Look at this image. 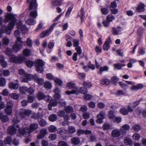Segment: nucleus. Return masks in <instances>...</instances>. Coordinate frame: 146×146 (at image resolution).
<instances>
[{"label": "nucleus", "instance_id": "nucleus-49", "mask_svg": "<svg viewBox=\"0 0 146 146\" xmlns=\"http://www.w3.org/2000/svg\"><path fill=\"white\" fill-rule=\"evenodd\" d=\"M45 95L42 92H39L37 96L39 100H42L44 98Z\"/></svg>", "mask_w": 146, "mask_h": 146}, {"label": "nucleus", "instance_id": "nucleus-2", "mask_svg": "<svg viewBox=\"0 0 146 146\" xmlns=\"http://www.w3.org/2000/svg\"><path fill=\"white\" fill-rule=\"evenodd\" d=\"M30 0H27L26 2L27 4L29 3V10L31 11L32 9H34V11H31L30 12L29 16L33 19H35L37 16V8L38 4L36 2V0H31L30 2Z\"/></svg>", "mask_w": 146, "mask_h": 146}, {"label": "nucleus", "instance_id": "nucleus-36", "mask_svg": "<svg viewBox=\"0 0 146 146\" xmlns=\"http://www.w3.org/2000/svg\"><path fill=\"white\" fill-rule=\"evenodd\" d=\"M44 87L47 89H50L52 87V85L50 82L46 81L44 83Z\"/></svg>", "mask_w": 146, "mask_h": 146}, {"label": "nucleus", "instance_id": "nucleus-42", "mask_svg": "<svg viewBox=\"0 0 146 146\" xmlns=\"http://www.w3.org/2000/svg\"><path fill=\"white\" fill-rule=\"evenodd\" d=\"M12 142L11 137V136L7 137L5 139V144L10 145Z\"/></svg>", "mask_w": 146, "mask_h": 146}, {"label": "nucleus", "instance_id": "nucleus-15", "mask_svg": "<svg viewBox=\"0 0 146 146\" xmlns=\"http://www.w3.org/2000/svg\"><path fill=\"white\" fill-rule=\"evenodd\" d=\"M111 41V40L110 37H109L107 39L103 45V48L104 50L107 51L108 50L110 47L109 43Z\"/></svg>", "mask_w": 146, "mask_h": 146}, {"label": "nucleus", "instance_id": "nucleus-7", "mask_svg": "<svg viewBox=\"0 0 146 146\" xmlns=\"http://www.w3.org/2000/svg\"><path fill=\"white\" fill-rule=\"evenodd\" d=\"M13 104L11 102H8L6 106L5 109V112L7 115H10L12 112Z\"/></svg>", "mask_w": 146, "mask_h": 146}, {"label": "nucleus", "instance_id": "nucleus-11", "mask_svg": "<svg viewBox=\"0 0 146 146\" xmlns=\"http://www.w3.org/2000/svg\"><path fill=\"white\" fill-rule=\"evenodd\" d=\"M49 103V104L48 105V107L49 110H51L52 107H55L57 106L58 102L56 101V100L52 99L51 98V99Z\"/></svg>", "mask_w": 146, "mask_h": 146}, {"label": "nucleus", "instance_id": "nucleus-13", "mask_svg": "<svg viewBox=\"0 0 146 146\" xmlns=\"http://www.w3.org/2000/svg\"><path fill=\"white\" fill-rule=\"evenodd\" d=\"M137 115L140 117L141 115L144 118H146V110L142 109L141 108L137 109L136 110Z\"/></svg>", "mask_w": 146, "mask_h": 146}, {"label": "nucleus", "instance_id": "nucleus-1", "mask_svg": "<svg viewBox=\"0 0 146 146\" xmlns=\"http://www.w3.org/2000/svg\"><path fill=\"white\" fill-rule=\"evenodd\" d=\"M8 27L6 25L5 30L6 31V34L7 35H10L11 33V30L13 29L17 21V19L15 18L14 14L7 12L5 16V19L3 20V22L5 23H7L9 22Z\"/></svg>", "mask_w": 146, "mask_h": 146}, {"label": "nucleus", "instance_id": "nucleus-47", "mask_svg": "<svg viewBox=\"0 0 146 146\" xmlns=\"http://www.w3.org/2000/svg\"><path fill=\"white\" fill-rule=\"evenodd\" d=\"M12 49H11L10 48H7L5 52L6 55L9 57L12 54Z\"/></svg>", "mask_w": 146, "mask_h": 146}, {"label": "nucleus", "instance_id": "nucleus-34", "mask_svg": "<svg viewBox=\"0 0 146 146\" xmlns=\"http://www.w3.org/2000/svg\"><path fill=\"white\" fill-rule=\"evenodd\" d=\"M82 84L84 86L88 88H90L92 86L91 82L89 81H84Z\"/></svg>", "mask_w": 146, "mask_h": 146}, {"label": "nucleus", "instance_id": "nucleus-58", "mask_svg": "<svg viewBox=\"0 0 146 146\" xmlns=\"http://www.w3.org/2000/svg\"><path fill=\"white\" fill-rule=\"evenodd\" d=\"M75 50L76 51L77 53L79 55H80L82 53V50L80 46L75 47Z\"/></svg>", "mask_w": 146, "mask_h": 146}, {"label": "nucleus", "instance_id": "nucleus-44", "mask_svg": "<svg viewBox=\"0 0 146 146\" xmlns=\"http://www.w3.org/2000/svg\"><path fill=\"white\" fill-rule=\"evenodd\" d=\"M138 53L139 55H143L145 54V51L143 48H138Z\"/></svg>", "mask_w": 146, "mask_h": 146}, {"label": "nucleus", "instance_id": "nucleus-25", "mask_svg": "<svg viewBox=\"0 0 146 146\" xmlns=\"http://www.w3.org/2000/svg\"><path fill=\"white\" fill-rule=\"evenodd\" d=\"M109 69V68L107 66H100L98 71V74L100 75H102L104 72L108 71Z\"/></svg>", "mask_w": 146, "mask_h": 146}, {"label": "nucleus", "instance_id": "nucleus-60", "mask_svg": "<svg viewBox=\"0 0 146 146\" xmlns=\"http://www.w3.org/2000/svg\"><path fill=\"white\" fill-rule=\"evenodd\" d=\"M79 39H74L73 40V46L75 47L79 46Z\"/></svg>", "mask_w": 146, "mask_h": 146}, {"label": "nucleus", "instance_id": "nucleus-41", "mask_svg": "<svg viewBox=\"0 0 146 146\" xmlns=\"http://www.w3.org/2000/svg\"><path fill=\"white\" fill-rule=\"evenodd\" d=\"M38 123L40 126L43 127L47 124V123L45 120L41 119L40 120L38 121Z\"/></svg>", "mask_w": 146, "mask_h": 146}, {"label": "nucleus", "instance_id": "nucleus-14", "mask_svg": "<svg viewBox=\"0 0 146 146\" xmlns=\"http://www.w3.org/2000/svg\"><path fill=\"white\" fill-rule=\"evenodd\" d=\"M145 6L143 3H139L136 8V10L138 12H143L145 11Z\"/></svg>", "mask_w": 146, "mask_h": 146}, {"label": "nucleus", "instance_id": "nucleus-21", "mask_svg": "<svg viewBox=\"0 0 146 146\" xmlns=\"http://www.w3.org/2000/svg\"><path fill=\"white\" fill-rule=\"evenodd\" d=\"M31 50L28 48L24 49L23 51V57H28L31 56Z\"/></svg>", "mask_w": 146, "mask_h": 146}, {"label": "nucleus", "instance_id": "nucleus-8", "mask_svg": "<svg viewBox=\"0 0 146 146\" xmlns=\"http://www.w3.org/2000/svg\"><path fill=\"white\" fill-rule=\"evenodd\" d=\"M38 124L37 123H31L28 128V132L31 134L32 132L36 130L38 128Z\"/></svg>", "mask_w": 146, "mask_h": 146}, {"label": "nucleus", "instance_id": "nucleus-31", "mask_svg": "<svg viewBox=\"0 0 146 146\" xmlns=\"http://www.w3.org/2000/svg\"><path fill=\"white\" fill-rule=\"evenodd\" d=\"M121 28L119 26H118L117 28L114 27L112 28V34L113 35H119V32H120L119 30H117V29Z\"/></svg>", "mask_w": 146, "mask_h": 146}, {"label": "nucleus", "instance_id": "nucleus-23", "mask_svg": "<svg viewBox=\"0 0 146 146\" xmlns=\"http://www.w3.org/2000/svg\"><path fill=\"white\" fill-rule=\"evenodd\" d=\"M143 88V85L141 84H139L136 86L133 85L131 87V89L132 90L137 91L139 89H141Z\"/></svg>", "mask_w": 146, "mask_h": 146}, {"label": "nucleus", "instance_id": "nucleus-12", "mask_svg": "<svg viewBox=\"0 0 146 146\" xmlns=\"http://www.w3.org/2000/svg\"><path fill=\"white\" fill-rule=\"evenodd\" d=\"M32 111L29 109H25L23 111H20L19 114L23 118H25L26 116H30L31 114Z\"/></svg>", "mask_w": 146, "mask_h": 146}, {"label": "nucleus", "instance_id": "nucleus-39", "mask_svg": "<svg viewBox=\"0 0 146 146\" xmlns=\"http://www.w3.org/2000/svg\"><path fill=\"white\" fill-rule=\"evenodd\" d=\"M66 94L68 95L74 94H79V92L77 91V90H73L71 91L67 90L66 91Z\"/></svg>", "mask_w": 146, "mask_h": 146}, {"label": "nucleus", "instance_id": "nucleus-22", "mask_svg": "<svg viewBox=\"0 0 146 146\" xmlns=\"http://www.w3.org/2000/svg\"><path fill=\"white\" fill-rule=\"evenodd\" d=\"M22 46L21 44H17L15 43L13 46L12 50L15 52L17 53L21 49V46Z\"/></svg>", "mask_w": 146, "mask_h": 146}, {"label": "nucleus", "instance_id": "nucleus-55", "mask_svg": "<svg viewBox=\"0 0 146 146\" xmlns=\"http://www.w3.org/2000/svg\"><path fill=\"white\" fill-rule=\"evenodd\" d=\"M61 97V96L60 94L59 93L55 94L53 96L54 99L55 100H56L57 101H58L60 100Z\"/></svg>", "mask_w": 146, "mask_h": 146}, {"label": "nucleus", "instance_id": "nucleus-10", "mask_svg": "<svg viewBox=\"0 0 146 146\" xmlns=\"http://www.w3.org/2000/svg\"><path fill=\"white\" fill-rule=\"evenodd\" d=\"M19 133L21 135L25 136L27 135H29L30 133L28 132V128L27 127L20 128L18 130Z\"/></svg>", "mask_w": 146, "mask_h": 146}, {"label": "nucleus", "instance_id": "nucleus-17", "mask_svg": "<svg viewBox=\"0 0 146 146\" xmlns=\"http://www.w3.org/2000/svg\"><path fill=\"white\" fill-rule=\"evenodd\" d=\"M17 28L18 29H20L22 33H25V31L27 30V27L26 25H22V23H21L17 24Z\"/></svg>", "mask_w": 146, "mask_h": 146}, {"label": "nucleus", "instance_id": "nucleus-32", "mask_svg": "<svg viewBox=\"0 0 146 146\" xmlns=\"http://www.w3.org/2000/svg\"><path fill=\"white\" fill-rule=\"evenodd\" d=\"M79 93L82 94H87L88 92V90L87 88L85 87H82L80 88L79 91H78Z\"/></svg>", "mask_w": 146, "mask_h": 146}, {"label": "nucleus", "instance_id": "nucleus-30", "mask_svg": "<svg viewBox=\"0 0 146 146\" xmlns=\"http://www.w3.org/2000/svg\"><path fill=\"white\" fill-rule=\"evenodd\" d=\"M57 115L56 114H52L50 115L48 119L50 121L54 122L57 120Z\"/></svg>", "mask_w": 146, "mask_h": 146}, {"label": "nucleus", "instance_id": "nucleus-28", "mask_svg": "<svg viewBox=\"0 0 146 146\" xmlns=\"http://www.w3.org/2000/svg\"><path fill=\"white\" fill-rule=\"evenodd\" d=\"M20 92L22 94H26L27 91V87L25 86H20L19 88Z\"/></svg>", "mask_w": 146, "mask_h": 146}, {"label": "nucleus", "instance_id": "nucleus-51", "mask_svg": "<svg viewBox=\"0 0 146 146\" xmlns=\"http://www.w3.org/2000/svg\"><path fill=\"white\" fill-rule=\"evenodd\" d=\"M118 80L117 78L115 76H113L111 77V81L113 84L116 86L117 84V83Z\"/></svg>", "mask_w": 146, "mask_h": 146}, {"label": "nucleus", "instance_id": "nucleus-46", "mask_svg": "<svg viewBox=\"0 0 146 146\" xmlns=\"http://www.w3.org/2000/svg\"><path fill=\"white\" fill-rule=\"evenodd\" d=\"M124 143L126 145H131L132 144L131 140L128 138L124 139Z\"/></svg>", "mask_w": 146, "mask_h": 146}, {"label": "nucleus", "instance_id": "nucleus-45", "mask_svg": "<svg viewBox=\"0 0 146 146\" xmlns=\"http://www.w3.org/2000/svg\"><path fill=\"white\" fill-rule=\"evenodd\" d=\"M54 82L56 84H58L60 86H62L63 83V82L60 79L58 78H55L54 79Z\"/></svg>", "mask_w": 146, "mask_h": 146}, {"label": "nucleus", "instance_id": "nucleus-54", "mask_svg": "<svg viewBox=\"0 0 146 146\" xmlns=\"http://www.w3.org/2000/svg\"><path fill=\"white\" fill-rule=\"evenodd\" d=\"M75 86V84L72 82H68L67 84V87L69 89H73L74 88Z\"/></svg>", "mask_w": 146, "mask_h": 146}, {"label": "nucleus", "instance_id": "nucleus-35", "mask_svg": "<svg viewBox=\"0 0 146 146\" xmlns=\"http://www.w3.org/2000/svg\"><path fill=\"white\" fill-rule=\"evenodd\" d=\"M26 22L29 25H33L36 23V20L33 18L28 19Z\"/></svg>", "mask_w": 146, "mask_h": 146}, {"label": "nucleus", "instance_id": "nucleus-63", "mask_svg": "<svg viewBox=\"0 0 146 146\" xmlns=\"http://www.w3.org/2000/svg\"><path fill=\"white\" fill-rule=\"evenodd\" d=\"M11 96L12 99L16 100H18L19 97V96L18 94L14 93L11 94Z\"/></svg>", "mask_w": 146, "mask_h": 146}, {"label": "nucleus", "instance_id": "nucleus-48", "mask_svg": "<svg viewBox=\"0 0 146 146\" xmlns=\"http://www.w3.org/2000/svg\"><path fill=\"white\" fill-rule=\"evenodd\" d=\"M88 67L92 70H94L95 69V66L94 64H92L91 62L90 61L88 62L87 65Z\"/></svg>", "mask_w": 146, "mask_h": 146}, {"label": "nucleus", "instance_id": "nucleus-19", "mask_svg": "<svg viewBox=\"0 0 146 146\" xmlns=\"http://www.w3.org/2000/svg\"><path fill=\"white\" fill-rule=\"evenodd\" d=\"M121 135L120 131L117 129H114L113 130L111 133V136L114 137H119Z\"/></svg>", "mask_w": 146, "mask_h": 146}, {"label": "nucleus", "instance_id": "nucleus-20", "mask_svg": "<svg viewBox=\"0 0 146 146\" xmlns=\"http://www.w3.org/2000/svg\"><path fill=\"white\" fill-rule=\"evenodd\" d=\"M3 17H0V26L1 28L0 29V33L2 34L5 32L6 33V31L5 30V26L6 25L5 24H3L2 22Z\"/></svg>", "mask_w": 146, "mask_h": 146}, {"label": "nucleus", "instance_id": "nucleus-43", "mask_svg": "<svg viewBox=\"0 0 146 146\" xmlns=\"http://www.w3.org/2000/svg\"><path fill=\"white\" fill-rule=\"evenodd\" d=\"M119 111L123 115H126L128 114L127 110L125 108H121L120 109Z\"/></svg>", "mask_w": 146, "mask_h": 146}, {"label": "nucleus", "instance_id": "nucleus-27", "mask_svg": "<svg viewBox=\"0 0 146 146\" xmlns=\"http://www.w3.org/2000/svg\"><path fill=\"white\" fill-rule=\"evenodd\" d=\"M110 83L109 80L107 78H103L100 81V83L102 85H109Z\"/></svg>", "mask_w": 146, "mask_h": 146}, {"label": "nucleus", "instance_id": "nucleus-61", "mask_svg": "<svg viewBox=\"0 0 146 146\" xmlns=\"http://www.w3.org/2000/svg\"><path fill=\"white\" fill-rule=\"evenodd\" d=\"M49 131L51 132H55L56 130V127L54 126L51 125L48 128Z\"/></svg>", "mask_w": 146, "mask_h": 146}, {"label": "nucleus", "instance_id": "nucleus-52", "mask_svg": "<svg viewBox=\"0 0 146 146\" xmlns=\"http://www.w3.org/2000/svg\"><path fill=\"white\" fill-rule=\"evenodd\" d=\"M76 131L75 128L73 126H70L68 128V132L71 133H73Z\"/></svg>", "mask_w": 146, "mask_h": 146}, {"label": "nucleus", "instance_id": "nucleus-18", "mask_svg": "<svg viewBox=\"0 0 146 146\" xmlns=\"http://www.w3.org/2000/svg\"><path fill=\"white\" fill-rule=\"evenodd\" d=\"M22 81L24 82L28 83L29 81L31 80V74H26L22 77Z\"/></svg>", "mask_w": 146, "mask_h": 146}, {"label": "nucleus", "instance_id": "nucleus-5", "mask_svg": "<svg viewBox=\"0 0 146 146\" xmlns=\"http://www.w3.org/2000/svg\"><path fill=\"white\" fill-rule=\"evenodd\" d=\"M58 24L57 23H54L50 26V28L47 30H45L43 31L40 35V36L41 38H43L49 36L53 30L54 28Z\"/></svg>", "mask_w": 146, "mask_h": 146}, {"label": "nucleus", "instance_id": "nucleus-33", "mask_svg": "<svg viewBox=\"0 0 146 146\" xmlns=\"http://www.w3.org/2000/svg\"><path fill=\"white\" fill-rule=\"evenodd\" d=\"M71 142L72 143L75 145H77L80 143V140L79 138L74 137L71 139Z\"/></svg>", "mask_w": 146, "mask_h": 146}, {"label": "nucleus", "instance_id": "nucleus-59", "mask_svg": "<svg viewBox=\"0 0 146 146\" xmlns=\"http://www.w3.org/2000/svg\"><path fill=\"white\" fill-rule=\"evenodd\" d=\"M6 82L5 78H0V86H4L5 85Z\"/></svg>", "mask_w": 146, "mask_h": 146}, {"label": "nucleus", "instance_id": "nucleus-37", "mask_svg": "<svg viewBox=\"0 0 146 146\" xmlns=\"http://www.w3.org/2000/svg\"><path fill=\"white\" fill-rule=\"evenodd\" d=\"M2 59L0 61L1 64L3 68H5L7 66V62L5 60V58L4 56H2Z\"/></svg>", "mask_w": 146, "mask_h": 146}, {"label": "nucleus", "instance_id": "nucleus-4", "mask_svg": "<svg viewBox=\"0 0 146 146\" xmlns=\"http://www.w3.org/2000/svg\"><path fill=\"white\" fill-rule=\"evenodd\" d=\"M58 24L57 23H54L50 26V28L47 30H45L43 31L40 35V36L41 38H43L49 36L53 30L54 28Z\"/></svg>", "mask_w": 146, "mask_h": 146}, {"label": "nucleus", "instance_id": "nucleus-62", "mask_svg": "<svg viewBox=\"0 0 146 146\" xmlns=\"http://www.w3.org/2000/svg\"><path fill=\"white\" fill-rule=\"evenodd\" d=\"M114 19L115 17L114 16L111 14L108 15L106 17V20L109 21L110 22L112 21Z\"/></svg>", "mask_w": 146, "mask_h": 146}, {"label": "nucleus", "instance_id": "nucleus-40", "mask_svg": "<svg viewBox=\"0 0 146 146\" xmlns=\"http://www.w3.org/2000/svg\"><path fill=\"white\" fill-rule=\"evenodd\" d=\"M73 109V108L70 106H66L64 108V110L67 113L72 112Z\"/></svg>", "mask_w": 146, "mask_h": 146}, {"label": "nucleus", "instance_id": "nucleus-38", "mask_svg": "<svg viewBox=\"0 0 146 146\" xmlns=\"http://www.w3.org/2000/svg\"><path fill=\"white\" fill-rule=\"evenodd\" d=\"M143 100V98H140L139 100H137L135 102H133V103L132 107L133 108H135L139 104L140 102L142 101Z\"/></svg>", "mask_w": 146, "mask_h": 146}, {"label": "nucleus", "instance_id": "nucleus-53", "mask_svg": "<svg viewBox=\"0 0 146 146\" xmlns=\"http://www.w3.org/2000/svg\"><path fill=\"white\" fill-rule=\"evenodd\" d=\"M73 8L72 6H71L68 8L66 13L65 16L66 17H68L70 15Z\"/></svg>", "mask_w": 146, "mask_h": 146}, {"label": "nucleus", "instance_id": "nucleus-26", "mask_svg": "<svg viewBox=\"0 0 146 146\" xmlns=\"http://www.w3.org/2000/svg\"><path fill=\"white\" fill-rule=\"evenodd\" d=\"M25 62L26 66L28 68H31L33 65H34V61L33 62L32 60L27 59L25 61Z\"/></svg>", "mask_w": 146, "mask_h": 146}, {"label": "nucleus", "instance_id": "nucleus-64", "mask_svg": "<svg viewBox=\"0 0 146 146\" xmlns=\"http://www.w3.org/2000/svg\"><path fill=\"white\" fill-rule=\"evenodd\" d=\"M133 138L136 141H138L140 138V135L138 134L135 133L133 136Z\"/></svg>", "mask_w": 146, "mask_h": 146}, {"label": "nucleus", "instance_id": "nucleus-57", "mask_svg": "<svg viewBox=\"0 0 146 146\" xmlns=\"http://www.w3.org/2000/svg\"><path fill=\"white\" fill-rule=\"evenodd\" d=\"M46 76L47 79L49 80H54L55 79L54 78V76L51 73L46 74Z\"/></svg>", "mask_w": 146, "mask_h": 146}, {"label": "nucleus", "instance_id": "nucleus-24", "mask_svg": "<svg viewBox=\"0 0 146 146\" xmlns=\"http://www.w3.org/2000/svg\"><path fill=\"white\" fill-rule=\"evenodd\" d=\"M19 84L17 83H14L13 82L9 83V88L13 90H16L18 88Z\"/></svg>", "mask_w": 146, "mask_h": 146}, {"label": "nucleus", "instance_id": "nucleus-3", "mask_svg": "<svg viewBox=\"0 0 146 146\" xmlns=\"http://www.w3.org/2000/svg\"><path fill=\"white\" fill-rule=\"evenodd\" d=\"M45 62L42 59H38L34 61V66L36 71L39 73H42L44 71L43 66Z\"/></svg>", "mask_w": 146, "mask_h": 146}, {"label": "nucleus", "instance_id": "nucleus-9", "mask_svg": "<svg viewBox=\"0 0 146 146\" xmlns=\"http://www.w3.org/2000/svg\"><path fill=\"white\" fill-rule=\"evenodd\" d=\"M15 123L11 126L9 127L7 129V132L11 135H13L16 133L17 129L15 127Z\"/></svg>", "mask_w": 146, "mask_h": 146}, {"label": "nucleus", "instance_id": "nucleus-16", "mask_svg": "<svg viewBox=\"0 0 146 146\" xmlns=\"http://www.w3.org/2000/svg\"><path fill=\"white\" fill-rule=\"evenodd\" d=\"M64 0H51V5L52 7L60 6Z\"/></svg>", "mask_w": 146, "mask_h": 146}, {"label": "nucleus", "instance_id": "nucleus-29", "mask_svg": "<svg viewBox=\"0 0 146 146\" xmlns=\"http://www.w3.org/2000/svg\"><path fill=\"white\" fill-rule=\"evenodd\" d=\"M102 128L104 130L112 129H113L112 125L107 123H104L102 126Z\"/></svg>", "mask_w": 146, "mask_h": 146}, {"label": "nucleus", "instance_id": "nucleus-56", "mask_svg": "<svg viewBox=\"0 0 146 146\" xmlns=\"http://www.w3.org/2000/svg\"><path fill=\"white\" fill-rule=\"evenodd\" d=\"M133 129L136 132H138L140 129L139 125L137 124H135L133 127Z\"/></svg>", "mask_w": 146, "mask_h": 146}, {"label": "nucleus", "instance_id": "nucleus-6", "mask_svg": "<svg viewBox=\"0 0 146 146\" xmlns=\"http://www.w3.org/2000/svg\"><path fill=\"white\" fill-rule=\"evenodd\" d=\"M9 57L11 62L15 63L21 64L26 59L24 57H22L21 56L17 57L15 55L13 54H12Z\"/></svg>", "mask_w": 146, "mask_h": 146}, {"label": "nucleus", "instance_id": "nucleus-50", "mask_svg": "<svg viewBox=\"0 0 146 146\" xmlns=\"http://www.w3.org/2000/svg\"><path fill=\"white\" fill-rule=\"evenodd\" d=\"M101 11L102 14L104 15H106L108 13V9L106 7L102 8L101 9Z\"/></svg>", "mask_w": 146, "mask_h": 146}]
</instances>
